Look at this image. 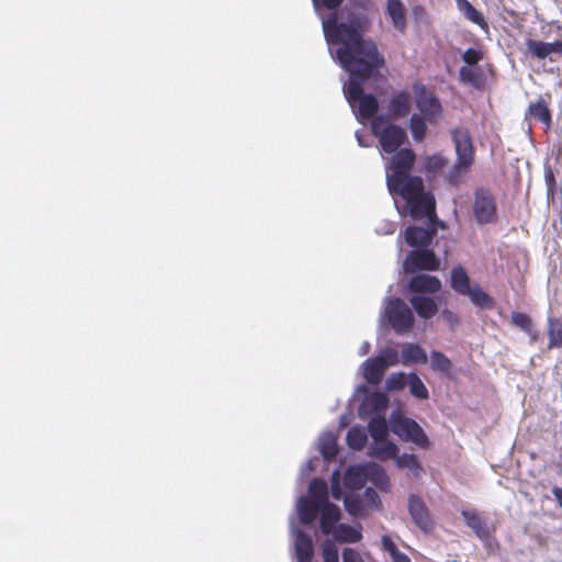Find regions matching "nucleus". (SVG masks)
<instances>
[{"mask_svg": "<svg viewBox=\"0 0 562 562\" xmlns=\"http://www.w3.org/2000/svg\"><path fill=\"white\" fill-rule=\"evenodd\" d=\"M371 20L364 13H350L347 21H338L333 13L323 22L327 42L339 45L336 59L350 74L351 79L345 87V95L356 115L361 120L372 121L379 110L378 99L371 93H364L362 82L370 79L374 71L385 64L376 44L364 38L370 29Z\"/></svg>", "mask_w": 562, "mask_h": 562, "instance_id": "f257e3e1", "label": "nucleus"}, {"mask_svg": "<svg viewBox=\"0 0 562 562\" xmlns=\"http://www.w3.org/2000/svg\"><path fill=\"white\" fill-rule=\"evenodd\" d=\"M387 188L391 193L405 200L409 215L415 220L436 216V200L431 192L425 191L424 180L419 176H404L396 182L387 179Z\"/></svg>", "mask_w": 562, "mask_h": 562, "instance_id": "f03ea898", "label": "nucleus"}, {"mask_svg": "<svg viewBox=\"0 0 562 562\" xmlns=\"http://www.w3.org/2000/svg\"><path fill=\"white\" fill-rule=\"evenodd\" d=\"M372 133L378 137L380 146L386 154H393L407 143L406 131L400 125L386 123L383 116H378L371 124Z\"/></svg>", "mask_w": 562, "mask_h": 562, "instance_id": "7ed1b4c3", "label": "nucleus"}, {"mask_svg": "<svg viewBox=\"0 0 562 562\" xmlns=\"http://www.w3.org/2000/svg\"><path fill=\"white\" fill-rule=\"evenodd\" d=\"M472 214L479 225L494 224L497 221V203L493 192L485 187L474 190Z\"/></svg>", "mask_w": 562, "mask_h": 562, "instance_id": "20e7f679", "label": "nucleus"}, {"mask_svg": "<svg viewBox=\"0 0 562 562\" xmlns=\"http://www.w3.org/2000/svg\"><path fill=\"white\" fill-rule=\"evenodd\" d=\"M392 431L402 440L413 442L422 449H428L430 441L420 425L413 418L398 416L392 419Z\"/></svg>", "mask_w": 562, "mask_h": 562, "instance_id": "39448f33", "label": "nucleus"}, {"mask_svg": "<svg viewBox=\"0 0 562 562\" xmlns=\"http://www.w3.org/2000/svg\"><path fill=\"white\" fill-rule=\"evenodd\" d=\"M386 316L396 334H404L414 326V314L402 299L390 300L386 307Z\"/></svg>", "mask_w": 562, "mask_h": 562, "instance_id": "423d86ee", "label": "nucleus"}, {"mask_svg": "<svg viewBox=\"0 0 562 562\" xmlns=\"http://www.w3.org/2000/svg\"><path fill=\"white\" fill-rule=\"evenodd\" d=\"M439 267V258L432 250L427 248L411 250L403 262V269L406 273L422 270L437 271Z\"/></svg>", "mask_w": 562, "mask_h": 562, "instance_id": "0eeeda50", "label": "nucleus"}, {"mask_svg": "<svg viewBox=\"0 0 562 562\" xmlns=\"http://www.w3.org/2000/svg\"><path fill=\"white\" fill-rule=\"evenodd\" d=\"M416 161V154L412 148H401L393 153L389 160L387 179L398 181L401 177L408 176Z\"/></svg>", "mask_w": 562, "mask_h": 562, "instance_id": "6e6552de", "label": "nucleus"}, {"mask_svg": "<svg viewBox=\"0 0 562 562\" xmlns=\"http://www.w3.org/2000/svg\"><path fill=\"white\" fill-rule=\"evenodd\" d=\"M416 104L423 116L431 122L439 115H441L442 106L438 98L429 91L423 83H415L413 86Z\"/></svg>", "mask_w": 562, "mask_h": 562, "instance_id": "1a4fd4ad", "label": "nucleus"}, {"mask_svg": "<svg viewBox=\"0 0 562 562\" xmlns=\"http://www.w3.org/2000/svg\"><path fill=\"white\" fill-rule=\"evenodd\" d=\"M451 137L456 148V161H460L463 166H472L474 164V146L469 131L454 128L451 132Z\"/></svg>", "mask_w": 562, "mask_h": 562, "instance_id": "9d476101", "label": "nucleus"}, {"mask_svg": "<svg viewBox=\"0 0 562 562\" xmlns=\"http://www.w3.org/2000/svg\"><path fill=\"white\" fill-rule=\"evenodd\" d=\"M408 512L413 521L420 530L428 532L432 529L434 520L427 506L420 497L416 495L409 496Z\"/></svg>", "mask_w": 562, "mask_h": 562, "instance_id": "9b49d317", "label": "nucleus"}, {"mask_svg": "<svg viewBox=\"0 0 562 562\" xmlns=\"http://www.w3.org/2000/svg\"><path fill=\"white\" fill-rule=\"evenodd\" d=\"M461 515L467 526L473 530L480 540L486 541L491 538L492 530L476 509H462Z\"/></svg>", "mask_w": 562, "mask_h": 562, "instance_id": "f8f14e48", "label": "nucleus"}, {"mask_svg": "<svg viewBox=\"0 0 562 562\" xmlns=\"http://www.w3.org/2000/svg\"><path fill=\"white\" fill-rule=\"evenodd\" d=\"M408 289L413 293L435 294L440 291L441 282L435 276L418 273L411 278Z\"/></svg>", "mask_w": 562, "mask_h": 562, "instance_id": "ddd939ff", "label": "nucleus"}, {"mask_svg": "<svg viewBox=\"0 0 562 562\" xmlns=\"http://www.w3.org/2000/svg\"><path fill=\"white\" fill-rule=\"evenodd\" d=\"M435 235L434 229L419 226H409L405 229L404 238L408 246L417 248H427L432 243Z\"/></svg>", "mask_w": 562, "mask_h": 562, "instance_id": "4468645a", "label": "nucleus"}, {"mask_svg": "<svg viewBox=\"0 0 562 562\" xmlns=\"http://www.w3.org/2000/svg\"><path fill=\"white\" fill-rule=\"evenodd\" d=\"M411 105V93L408 91H400L390 100L387 111L392 119H402L409 114Z\"/></svg>", "mask_w": 562, "mask_h": 562, "instance_id": "2eb2a0df", "label": "nucleus"}, {"mask_svg": "<svg viewBox=\"0 0 562 562\" xmlns=\"http://www.w3.org/2000/svg\"><path fill=\"white\" fill-rule=\"evenodd\" d=\"M449 159L441 154L426 155L422 159V170L429 180L437 178L448 166Z\"/></svg>", "mask_w": 562, "mask_h": 562, "instance_id": "dca6fc26", "label": "nucleus"}, {"mask_svg": "<svg viewBox=\"0 0 562 562\" xmlns=\"http://www.w3.org/2000/svg\"><path fill=\"white\" fill-rule=\"evenodd\" d=\"M295 557L297 562H312L314 557V547L311 536L299 530L294 540Z\"/></svg>", "mask_w": 562, "mask_h": 562, "instance_id": "f3484780", "label": "nucleus"}, {"mask_svg": "<svg viewBox=\"0 0 562 562\" xmlns=\"http://www.w3.org/2000/svg\"><path fill=\"white\" fill-rule=\"evenodd\" d=\"M321 530L324 535L334 532L336 524L339 521L341 514L337 505L327 503L321 508Z\"/></svg>", "mask_w": 562, "mask_h": 562, "instance_id": "a211bd4d", "label": "nucleus"}, {"mask_svg": "<svg viewBox=\"0 0 562 562\" xmlns=\"http://www.w3.org/2000/svg\"><path fill=\"white\" fill-rule=\"evenodd\" d=\"M386 14L390 16L393 26L397 31H405L406 9L401 0H386Z\"/></svg>", "mask_w": 562, "mask_h": 562, "instance_id": "6ab92c4d", "label": "nucleus"}, {"mask_svg": "<svg viewBox=\"0 0 562 562\" xmlns=\"http://www.w3.org/2000/svg\"><path fill=\"white\" fill-rule=\"evenodd\" d=\"M387 406L389 398L386 394L382 392H373L372 394L366 396L361 404V409L364 411V413L368 415H380L386 411Z\"/></svg>", "mask_w": 562, "mask_h": 562, "instance_id": "aec40b11", "label": "nucleus"}, {"mask_svg": "<svg viewBox=\"0 0 562 562\" xmlns=\"http://www.w3.org/2000/svg\"><path fill=\"white\" fill-rule=\"evenodd\" d=\"M322 507H324L322 504H318L308 497H301L297 504L301 522L304 525L312 524L316 519Z\"/></svg>", "mask_w": 562, "mask_h": 562, "instance_id": "412c9836", "label": "nucleus"}, {"mask_svg": "<svg viewBox=\"0 0 562 562\" xmlns=\"http://www.w3.org/2000/svg\"><path fill=\"white\" fill-rule=\"evenodd\" d=\"M411 304L417 315L425 319L434 317L438 312L435 300L429 296L415 295L411 299Z\"/></svg>", "mask_w": 562, "mask_h": 562, "instance_id": "4be33fe9", "label": "nucleus"}, {"mask_svg": "<svg viewBox=\"0 0 562 562\" xmlns=\"http://www.w3.org/2000/svg\"><path fill=\"white\" fill-rule=\"evenodd\" d=\"M385 370V364L381 359L369 358L364 362L363 375L369 384L378 385L382 381Z\"/></svg>", "mask_w": 562, "mask_h": 562, "instance_id": "5701e85b", "label": "nucleus"}, {"mask_svg": "<svg viewBox=\"0 0 562 562\" xmlns=\"http://www.w3.org/2000/svg\"><path fill=\"white\" fill-rule=\"evenodd\" d=\"M366 467L367 482L373 483L379 490L386 491L390 488V480L384 469L376 463H368Z\"/></svg>", "mask_w": 562, "mask_h": 562, "instance_id": "b1692460", "label": "nucleus"}, {"mask_svg": "<svg viewBox=\"0 0 562 562\" xmlns=\"http://www.w3.org/2000/svg\"><path fill=\"white\" fill-rule=\"evenodd\" d=\"M458 10L463 14V16L470 22L479 25L482 30H488V24L485 21L482 12L475 9L469 0H454Z\"/></svg>", "mask_w": 562, "mask_h": 562, "instance_id": "393cba45", "label": "nucleus"}, {"mask_svg": "<svg viewBox=\"0 0 562 562\" xmlns=\"http://www.w3.org/2000/svg\"><path fill=\"white\" fill-rule=\"evenodd\" d=\"M450 286L460 295L470 292L471 281L462 266H457L451 270Z\"/></svg>", "mask_w": 562, "mask_h": 562, "instance_id": "a878e982", "label": "nucleus"}, {"mask_svg": "<svg viewBox=\"0 0 562 562\" xmlns=\"http://www.w3.org/2000/svg\"><path fill=\"white\" fill-rule=\"evenodd\" d=\"M344 481L347 488L351 491L361 490L367 483L366 467L356 465L348 468Z\"/></svg>", "mask_w": 562, "mask_h": 562, "instance_id": "bb28decb", "label": "nucleus"}, {"mask_svg": "<svg viewBox=\"0 0 562 562\" xmlns=\"http://www.w3.org/2000/svg\"><path fill=\"white\" fill-rule=\"evenodd\" d=\"M404 364L426 363L428 358L426 351L417 344H406L401 352Z\"/></svg>", "mask_w": 562, "mask_h": 562, "instance_id": "cd10ccee", "label": "nucleus"}, {"mask_svg": "<svg viewBox=\"0 0 562 562\" xmlns=\"http://www.w3.org/2000/svg\"><path fill=\"white\" fill-rule=\"evenodd\" d=\"M334 537L340 543H356L362 539V533L358 528L346 524H340L335 529Z\"/></svg>", "mask_w": 562, "mask_h": 562, "instance_id": "c85d7f7f", "label": "nucleus"}, {"mask_svg": "<svg viewBox=\"0 0 562 562\" xmlns=\"http://www.w3.org/2000/svg\"><path fill=\"white\" fill-rule=\"evenodd\" d=\"M548 349H562V322L555 317L548 318Z\"/></svg>", "mask_w": 562, "mask_h": 562, "instance_id": "c756f323", "label": "nucleus"}, {"mask_svg": "<svg viewBox=\"0 0 562 562\" xmlns=\"http://www.w3.org/2000/svg\"><path fill=\"white\" fill-rule=\"evenodd\" d=\"M368 431L375 442L384 441L389 434L385 417L381 415L372 417L368 424Z\"/></svg>", "mask_w": 562, "mask_h": 562, "instance_id": "7c9ffc66", "label": "nucleus"}, {"mask_svg": "<svg viewBox=\"0 0 562 562\" xmlns=\"http://www.w3.org/2000/svg\"><path fill=\"white\" fill-rule=\"evenodd\" d=\"M464 296H469L471 302L480 308H492L494 306L493 297L476 283L470 288V292L465 293Z\"/></svg>", "mask_w": 562, "mask_h": 562, "instance_id": "2f4dec72", "label": "nucleus"}, {"mask_svg": "<svg viewBox=\"0 0 562 562\" xmlns=\"http://www.w3.org/2000/svg\"><path fill=\"white\" fill-rule=\"evenodd\" d=\"M397 452V446L394 442L389 441L387 439H384V441L375 442V445L370 449V456L375 457L378 459H396Z\"/></svg>", "mask_w": 562, "mask_h": 562, "instance_id": "473e14b6", "label": "nucleus"}, {"mask_svg": "<svg viewBox=\"0 0 562 562\" xmlns=\"http://www.w3.org/2000/svg\"><path fill=\"white\" fill-rule=\"evenodd\" d=\"M311 499L322 504L323 506L328 502V485L323 479H314L310 484Z\"/></svg>", "mask_w": 562, "mask_h": 562, "instance_id": "72a5a7b5", "label": "nucleus"}, {"mask_svg": "<svg viewBox=\"0 0 562 562\" xmlns=\"http://www.w3.org/2000/svg\"><path fill=\"white\" fill-rule=\"evenodd\" d=\"M527 115L544 123L546 125L551 123V112L543 101L530 103L527 110Z\"/></svg>", "mask_w": 562, "mask_h": 562, "instance_id": "f704fd0d", "label": "nucleus"}, {"mask_svg": "<svg viewBox=\"0 0 562 562\" xmlns=\"http://www.w3.org/2000/svg\"><path fill=\"white\" fill-rule=\"evenodd\" d=\"M347 443L353 450H361L368 440L367 431L362 427H351L347 432Z\"/></svg>", "mask_w": 562, "mask_h": 562, "instance_id": "c9c22d12", "label": "nucleus"}, {"mask_svg": "<svg viewBox=\"0 0 562 562\" xmlns=\"http://www.w3.org/2000/svg\"><path fill=\"white\" fill-rule=\"evenodd\" d=\"M409 130L415 142L424 140L427 133L426 119L419 114H413L409 119Z\"/></svg>", "mask_w": 562, "mask_h": 562, "instance_id": "e433bc0d", "label": "nucleus"}, {"mask_svg": "<svg viewBox=\"0 0 562 562\" xmlns=\"http://www.w3.org/2000/svg\"><path fill=\"white\" fill-rule=\"evenodd\" d=\"M482 79V70L477 67L462 66L459 69V80L462 83L479 87Z\"/></svg>", "mask_w": 562, "mask_h": 562, "instance_id": "4c0bfd02", "label": "nucleus"}, {"mask_svg": "<svg viewBox=\"0 0 562 562\" xmlns=\"http://www.w3.org/2000/svg\"><path fill=\"white\" fill-rule=\"evenodd\" d=\"M430 367L434 371L448 374L452 369L451 360L440 351H431Z\"/></svg>", "mask_w": 562, "mask_h": 562, "instance_id": "58836bf2", "label": "nucleus"}, {"mask_svg": "<svg viewBox=\"0 0 562 562\" xmlns=\"http://www.w3.org/2000/svg\"><path fill=\"white\" fill-rule=\"evenodd\" d=\"M407 384L409 386V392L414 397L418 400H427L429 397L427 387L415 372L408 374Z\"/></svg>", "mask_w": 562, "mask_h": 562, "instance_id": "ea45409f", "label": "nucleus"}, {"mask_svg": "<svg viewBox=\"0 0 562 562\" xmlns=\"http://www.w3.org/2000/svg\"><path fill=\"white\" fill-rule=\"evenodd\" d=\"M471 167L472 166H463L460 161H456V164L445 175L446 181L451 187H458Z\"/></svg>", "mask_w": 562, "mask_h": 562, "instance_id": "a19ab883", "label": "nucleus"}, {"mask_svg": "<svg viewBox=\"0 0 562 562\" xmlns=\"http://www.w3.org/2000/svg\"><path fill=\"white\" fill-rule=\"evenodd\" d=\"M395 461L398 468L408 469L416 476H418L422 472L420 463L415 454L403 453L397 456Z\"/></svg>", "mask_w": 562, "mask_h": 562, "instance_id": "79ce46f5", "label": "nucleus"}, {"mask_svg": "<svg viewBox=\"0 0 562 562\" xmlns=\"http://www.w3.org/2000/svg\"><path fill=\"white\" fill-rule=\"evenodd\" d=\"M382 548L391 555L393 562H411V559L397 549L390 536L382 537Z\"/></svg>", "mask_w": 562, "mask_h": 562, "instance_id": "37998d69", "label": "nucleus"}, {"mask_svg": "<svg viewBox=\"0 0 562 562\" xmlns=\"http://www.w3.org/2000/svg\"><path fill=\"white\" fill-rule=\"evenodd\" d=\"M319 450L326 460H331V459L336 458V456L338 453L336 439L333 436L324 437L322 439Z\"/></svg>", "mask_w": 562, "mask_h": 562, "instance_id": "c03bdc74", "label": "nucleus"}, {"mask_svg": "<svg viewBox=\"0 0 562 562\" xmlns=\"http://www.w3.org/2000/svg\"><path fill=\"white\" fill-rule=\"evenodd\" d=\"M407 381H408V375H406L405 373H403V372L392 373L385 382L386 390L391 391V392L392 391H401L406 386Z\"/></svg>", "mask_w": 562, "mask_h": 562, "instance_id": "a18cd8bd", "label": "nucleus"}, {"mask_svg": "<svg viewBox=\"0 0 562 562\" xmlns=\"http://www.w3.org/2000/svg\"><path fill=\"white\" fill-rule=\"evenodd\" d=\"M346 510L351 516H360L363 513V503L359 496L348 495L344 499Z\"/></svg>", "mask_w": 562, "mask_h": 562, "instance_id": "49530a36", "label": "nucleus"}, {"mask_svg": "<svg viewBox=\"0 0 562 562\" xmlns=\"http://www.w3.org/2000/svg\"><path fill=\"white\" fill-rule=\"evenodd\" d=\"M510 318H512V323L516 327L520 328L522 331H525V333L531 331V326L533 324H532L531 317L528 314L521 313V312H513Z\"/></svg>", "mask_w": 562, "mask_h": 562, "instance_id": "de8ad7c7", "label": "nucleus"}, {"mask_svg": "<svg viewBox=\"0 0 562 562\" xmlns=\"http://www.w3.org/2000/svg\"><path fill=\"white\" fill-rule=\"evenodd\" d=\"M483 58L484 52L480 48H468L462 54V60L470 67H475Z\"/></svg>", "mask_w": 562, "mask_h": 562, "instance_id": "09e8293b", "label": "nucleus"}, {"mask_svg": "<svg viewBox=\"0 0 562 562\" xmlns=\"http://www.w3.org/2000/svg\"><path fill=\"white\" fill-rule=\"evenodd\" d=\"M323 559H324V562H339L338 550L333 542H330V541L324 542Z\"/></svg>", "mask_w": 562, "mask_h": 562, "instance_id": "8fccbe9b", "label": "nucleus"}, {"mask_svg": "<svg viewBox=\"0 0 562 562\" xmlns=\"http://www.w3.org/2000/svg\"><path fill=\"white\" fill-rule=\"evenodd\" d=\"M544 180L548 189V196L553 201L555 190H557V180L551 167L544 168Z\"/></svg>", "mask_w": 562, "mask_h": 562, "instance_id": "3c124183", "label": "nucleus"}, {"mask_svg": "<svg viewBox=\"0 0 562 562\" xmlns=\"http://www.w3.org/2000/svg\"><path fill=\"white\" fill-rule=\"evenodd\" d=\"M376 358L382 360V363L385 364V369L398 363V352L394 348L386 349L385 351L382 352V355L378 356Z\"/></svg>", "mask_w": 562, "mask_h": 562, "instance_id": "603ef678", "label": "nucleus"}, {"mask_svg": "<svg viewBox=\"0 0 562 562\" xmlns=\"http://www.w3.org/2000/svg\"><path fill=\"white\" fill-rule=\"evenodd\" d=\"M342 562H363V559L356 549L345 548L342 550Z\"/></svg>", "mask_w": 562, "mask_h": 562, "instance_id": "864d4df0", "label": "nucleus"}, {"mask_svg": "<svg viewBox=\"0 0 562 562\" xmlns=\"http://www.w3.org/2000/svg\"><path fill=\"white\" fill-rule=\"evenodd\" d=\"M342 0H313L315 8H325L327 10H336Z\"/></svg>", "mask_w": 562, "mask_h": 562, "instance_id": "5fc2aeb1", "label": "nucleus"}, {"mask_svg": "<svg viewBox=\"0 0 562 562\" xmlns=\"http://www.w3.org/2000/svg\"><path fill=\"white\" fill-rule=\"evenodd\" d=\"M351 7L359 9L362 12H369L373 9V2L371 0H351Z\"/></svg>", "mask_w": 562, "mask_h": 562, "instance_id": "6e6d98bb", "label": "nucleus"}, {"mask_svg": "<svg viewBox=\"0 0 562 562\" xmlns=\"http://www.w3.org/2000/svg\"><path fill=\"white\" fill-rule=\"evenodd\" d=\"M364 497L376 508L381 505L380 496L372 487H367L364 491Z\"/></svg>", "mask_w": 562, "mask_h": 562, "instance_id": "4d7b16f0", "label": "nucleus"}, {"mask_svg": "<svg viewBox=\"0 0 562 562\" xmlns=\"http://www.w3.org/2000/svg\"><path fill=\"white\" fill-rule=\"evenodd\" d=\"M331 496L336 501L341 499L342 491L338 479H334L331 482Z\"/></svg>", "mask_w": 562, "mask_h": 562, "instance_id": "13d9d810", "label": "nucleus"}, {"mask_svg": "<svg viewBox=\"0 0 562 562\" xmlns=\"http://www.w3.org/2000/svg\"><path fill=\"white\" fill-rule=\"evenodd\" d=\"M442 314L446 317V319L451 324H457L459 322L458 316L449 310H445Z\"/></svg>", "mask_w": 562, "mask_h": 562, "instance_id": "bf43d9fd", "label": "nucleus"}, {"mask_svg": "<svg viewBox=\"0 0 562 562\" xmlns=\"http://www.w3.org/2000/svg\"><path fill=\"white\" fill-rule=\"evenodd\" d=\"M552 494L554 495L559 505L562 507V487H558V486L553 487Z\"/></svg>", "mask_w": 562, "mask_h": 562, "instance_id": "052dcab7", "label": "nucleus"}, {"mask_svg": "<svg viewBox=\"0 0 562 562\" xmlns=\"http://www.w3.org/2000/svg\"><path fill=\"white\" fill-rule=\"evenodd\" d=\"M529 337H530V340L532 342H536L539 338V334L538 331L533 328V325L531 326V331L530 333H526Z\"/></svg>", "mask_w": 562, "mask_h": 562, "instance_id": "680f3d73", "label": "nucleus"}, {"mask_svg": "<svg viewBox=\"0 0 562 562\" xmlns=\"http://www.w3.org/2000/svg\"><path fill=\"white\" fill-rule=\"evenodd\" d=\"M452 562H459V561H456V560H454V561H452Z\"/></svg>", "mask_w": 562, "mask_h": 562, "instance_id": "e2e57ef3", "label": "nucleus"}]
</instances>
